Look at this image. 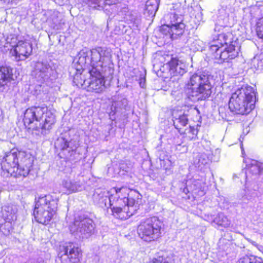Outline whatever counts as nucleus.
<instances>
[{
  "label": "nucleus",
  "instance_id": "obj_1",
  "mask_svg": "<svg viewBox=\"0 0 263 263\" xmlns=\"http://www.w3.org/2000/svg\"><path fill=\"white\" fill-rule=\"evenodd\" d=\"M115 193L105 196L96 192L93 195L94 200L99 203H104L107 198L113 215L117 218L126 219L135 214L141 202V195L136 190L126 187L115 188Z\"/></svg>",
  "mask_w": 263,
  "mask_h": 263
},
{
  "label": "nucleus",
  "instance_id": "obj_2",
  "mask_svg": "<svg viewBox=\"0 0 263 263\" xmlns=\"http://www.w3.org/2000/svg\"><path fill=\"white\" fill-rule=\"evenodd\" d=\"M231 31H222L213 35L210 42L208 54L212 60L219 63H228L238 57L239 48Z\"/></svg>",
  "mask_w": 263,
  "mask_h": 263
},
{
  "label": "nucleus",
  "instance_id": "obj_3",
  "mask_svg": "<svg viewBox=\"0 0 263 263\" xmlns=\"http://www.w3.org/2000/svg\"><path fill=\"white\" fill-rule=\"evenodd\" d=\"M33 159L23 153L9 152L1 162V175L7 178L27 177L32 167Z\"/></svg>",
  "mask_w": 263,
  "mask_h": 263
},
{
  "label": "nucleus",
  "instance_id": "obj_4",
  "mask_svg": "<svg viewBox=\"0 0 263 263\" xmlns=\"http://www.w3.org/2000/svg\"><path fill=\"white\" fill-rule=\"evenodd\" d=\"M23 121L29 129L37 131V135H45L55 122L53 114L46 107L34 106L26 110Z\"/></svg>",
  "mask_w": 263,
  "mask_h": 263
},
{
  "label": "nucleus",
  "instance_id": "obj_5",
  "mask_svg": "<svg viewBox=\"0 0 263 263\" xmlns=\"http://www.w3.org/2000/svg\"><path fill=\"white\" fill-rule=\"evenodd\" d=\"M212 85L206 74L194 73L184 88V93L188 98L200 96L209 98L212 93Z\"/></svg>",
  "mask_w": 263,
  "mask_h": 263
},
{
  "label": "nucleus",
  "instance_id": "obj_6",
  "mask_svg": "<svg viewBox=\"0 0 263 263\" xmlns=\"http://www.w3.org/2000/svg\"><path fill=\"white\" fill-rule=\"evenodd\" d=\"M59 199L51 195L40 197L33 211L34 218L39 223L47 224L55 214Z\"/></svg>",
  "mask_w": 263,
  "mask_h": 263
},
{
  "label": "nucleus",
  "instance_id": "obj_7",
  "mask_svg": "<svg viewBox=\"0 0 263 263\" xmlns=\"http://www.w3.org/2000/svg\"><path fill=\"white\" fill-rule=\"evenodd\" d=\"M73 131L69 130L64 133L57 139L54 143L55 148L60 150L65 158L71 161H77L80 159L79 154L77 149L79 146L78 137L70 138V135Z\"/></svg>",
  "mask_w": 263,
  "mask_h": 263
},
{
  "label": "nucleus",
  "instance_id": "obj_8",
  "mask_svg": "<svg viewBox=\"0 0 263 263\" xmlns=\"http://www.w3.org/2000/svg\"><path fill=\"white\" fill-rule=\"evenodd\" d=\"M96 224L87 215L80 214L76 216L69 226L71 233L77 239H88L95 233Z\"/></svg>",
  "mask_w": 263,
  "mask_h": 263
},
{
  "label": "nucleus",
  "instance_id": "obj_9",
  "mask_svg": "<svg viewBox=\"0 0 263 263\" xmlns=\"http://www.w3.org/2000/svg\"><path fill=\"white\" fill-rule=\"evenodd\" d=\"M163 226L157 217H149L141 221L138 227V234L145 241H155L161 237Z\"/></svg>",
  "mask_w": 263,
  "mask_h": 263
},
{
  "label": "nucleus",
  "instance_id": "obj_10",
  "mask_svg": "<svg viewBox=\"0 0 263 263\" xmlns=\"http://www.w3.org/2000/svg\"><path fill=\"white\" fill-rule=\"evenodd\" d=\"M11 42L7 41L11 47L8 49L10 54L16 62H21L28 59L32 53V44L27 40L17 41V36L11 35Z\"/></svg>",
  "mask_w": 263,
  "mask_h": 263
},
{
  "label": "nucleus",
  "instance_id": "obj_11",
  "mask_svg": "<svg viewBox=\"0 0 263 263\" xmlns=\"http://www.w3.org/2000/svg\"><path fill=\"white\" fill-rule=\"evenodd\" d=\"M256 100H229V109L230 112L227 113L221 112L219 110V114L223 119L227 121L233 120V117L235 115L248 114L251 111L255 106Z\"/></svg>",
  "mask_w": 263,
  "mask_h": 263
},
{
  "label": "nucleus",
  "instance_id": "obj_12",
  "mask_svg": "<svg viewBox=\"0 0 263 263\" xmlns=\"http://www.w3.org/2000/svg\"><path fill=\"white\" fill-rule=\"evenodd\" d=\"M61 263H77L81 257V250L72 243L63 247L59 254Z\"/></svg>",
  "mask_w": 263,
  "mask_h": 263
},
{
  "label": "nucleus",
  "instance_id": "obj_13",
  "mask_svg": "<svg viewBox=\"0 0 263 263\" xmlns=\"http://www.w3.org/2000/svg\"><path fill=\"white\" fill-rule=\"evenodd\" d=\"M90 82L88 86L89 91L96 93L102 92L105 88V78L96 67H92L89 71Z\"/></svg>",
  "mask_w": 263,
  "mask_h": 263
},
{
  "label": "nucleus",
  "instance_id": "obj_14",
  "mask_svg": "<svg viewBox=\"0 0 263 263\" xmlns=\"http://www.w3.org/2000/svg\"><path fill=\"white\" fill-rule=\"evenodd\" d=\"M185 25L184 24L177 25H162L159 29L160 32L165 36L171 39L180 36L184 32Z\"/></svg>",
  "mask_w": 263,
  "mask_h": 263
},
{
  "label": "nucleus",
  "instance_id": "obj_15",
  "mask_svg": "<svg viewBox=\"0 0 263 263\" xmlns=\"http://www.w3.org/2000/svg\"><path fill=\"white\" fill-rule=\"evenodd\" d=\"M14 80L13 68L7 65H0V88Z\"/></svg>",
  "mask_w": 263,
  "mask_h": 263
},
{
  "label": "nucleus",
  "instance_id": "obj_16",
  "mask_svg": "<svg viewBox=\"0 0 263 263\" xmlns=\"http://www.w3.org/2000/svg\"><path fill=\"white\" fill-rule=\"evenodd\" d=\"M173 9L175 12L168 15L170 20L168 25L184 24L183 23V17L181 14L182 11L184 9V5L181 3L173 4Z\"/></svg>",
  "mask_w": 263,
  "mask_h": 263
},
{
  "label": "nucleus",
  "instance_id": "obj_17",
  "mask_svg": "<svg viewBox=\"0 0 263 263\" xmlns=\"http://www.w3.org/2000/svg\"><path fill=\"white\" fill-rule=\"evenodd\" d=\"M172 115L174 125L179 132L189 122L187 115L182 112V111L174 109L172 111Z\"/></svg>",
  "mask_w": 263,
  "mask_h": 263
},
{
  "label": "nucleus",
  "instance_id": "obj_18",
  "mask_svg": "<svg viewBox=\"0 0 263 263\" xmlns=\"http://www.w3.org/2000/svg\"><path fill=\"white\" fill-rule=\"evenodd\" d=\"M257 92L251 86H246L245 88L237 89L230 99H256Z\"/></svg>",
  "mask_w": 263,
  "mask_h": 263
},
{
  "label": "nucleus",
  "instance_id": "obj_19",
  "mask_svg": "<svg viewBox=\"0 0 263 263\" xmlns=\"http://www.w3.org/2000/svg\"><path fill=\"white\" fill-rule=\"evenodd\" d=\"M17 208L12 205H4L2 208V214L5 221H11L16 219Z\"/></svg>",
  "mask_w": 263,
  "mask_h": 263
},
{
  "label": "nucleus",
  "instance_id": "obj_20",
  "mask_svg": "<svg viewBox=\"0 0 263 263\" xmlns=\"http://www.w3.org/2000/svg\"><path fill=\"white\" fill-rule=\"evenodd\" d=\"M63 185L67 191L75 192L81 191L82 189V184L79 181L66 180L63 181Z\"/></svg>",
  "mask_w": 263,
  "mask_h": 263
},
{
  "label": "nucleus",
  "instance_id": "obj_21",
  "mask_svg": "<svg viewBox=\"0 0 263 263\" xmlns=\"http://www.w3.org/2000/svg\"><path fill=\"white\" fill-rule=\"evenodd\" d=\"M179 60L178 58L173 57L171 55L170 60L167 62V69L169 72L173 76H177L180 73V71H177V68L179 66Z\"/></svg>",
  "mask_w": 263,
  "mask_h": 263
},
{
  "label": "nucleus",
  "instance_id": "obj_22",
  "mask_svg": "<svg viewBox=\"0 0 263 263\" xmlns=\"http://www.w3.org/2000/svg\"><path fill=\"white\" fill-rule=\"evenodd\" d=\"M247 170V173L252 174L254 175H258L261 173L263 170V167H262V165L260 163L256 160H253L251 161V163L249 164Z\"/></svg>",
  "mask_w": 263,
  "mask_h": 263
},
{
  "label": "nucleus",
  "instance_id": "obj_23",
  "mask_svg": "<svg viewBox=\"0 0 263 263\" xmlns=\"http://www.w3.org/2000/svg\"><path fill=\"white\" fill-rule=\"evenodd\" d=\"M158 9V4L156 0H147L146 2L145 13L149 16H154Z\"/></svg>",
  "mask_w": 263,
  "mask_h": 263
},
{
  "label": "nucleus",
  "instance_id": "obj_24",
  "mask_svg": "<svg viewBox=\"0 0 263 263\" xmlns=\"http://www.w3.org/2000/svg\"><path fill=\"white\" fill-rule=\"evenodd\" d=\"M171 257L165 252H158L149 263H170Z\"/></svg>",
  "mask_w": 263,
  "mask_h": 263
},
{
  "label": "nucleus",
  "instance_id": "obj_25",
  "mask_svg": "<svg viewBox=\"0 0 263 263\" xmlns=\"http://www.w3.org/2000/svg\"><path fill=\"white\" fill-rule=\"evenodd\" d=\"M186 185L189 186L190 190L193 192L197 190L203 192L202 188L203 182L199 179H192L187 180Z\"/></svg>",
  "mask_w": 263,
  "mask_h": 263
},
{
  "label": "nucleus",
  "instance_id": "obj_26",
  "mask_svg": "<svg viewBox=\"0 0 263 263\" xmlns=\"http://www.w3.org/2000/svg\"><path fill=\"white\" fill-rule=\"evenodd\" d=\"M171 55L165 52H160L156 54L155 60L157 64H159L160 66L164 67L167 65V62L170 61Z\"/></svg>",
  "mask_w": 263,
  "mask_h": 263
},
{
  "label": "nucleus",
  "instance_id": "obj_27",
  "mask_svg": "<svg viewBox=\"0 0 263 263\" xmlns=\"http://www.w3.org/2000/svg\"><path fill=\"white\" fill-rule=\"evenodd\" d=\"M213 221L218 225L228 227L230 226L231 222L223 213H219L213 219Z\"/></svg>",
  "mask_w": 263,
  "mask_h": 263
},
{
  "label": "nucleus",
  "instance_id": "obj_28",
  "mask_svg": "<svg viewBox=\"0 0 263 263\" xmlns=\"http://www.w3.org/2000/svg\"><path fill=\"white\" fill-rule=\"evenodd\" d=\"M236 263H263V260L256 256L246 255L241 257Z\"/></svg>",
  "mask_w": 263,
  "mask_h": 263
},
{
  "label": "nucleus",
  "instance_id": "obj_29",
  "mask_svg": "<svg viewBox=\"0 0 263 263\" xmlns=\"http://www.w3.org/2000/svg\"><path fill=\"white\" fill-rule=\"evenodd\" d=\"M209 161V157L204 153L199 154L195 159L194 163L198 167L204 165Z\"/></svg>",
  "mask_w": 263,
  "mask_h": 263
},
{
  "label": "nucleus",
  "instance_id": "obj_30",
  "mask_svg": "<svg viewBox=\"0 0 263 263\" xmlns=\"http://www.w3.org/2000/svg\"><path fill=\"white\" fill-rule=\"evenodd\" d=\"M255 31L257 37L263 41V16L257 20L255 25Z\"/></svg>",
  "mask_w": 263,
  "mask_h": 263
},
{
  "label": "nucleus",
  "instance_id": "obj_31",
  "mask_svg": "<svg viewBox=\"0 0 263 263\" xmlns=\"http://www.w3.org/2000/svg\"><path fill=\"white\" fill-rule=\"evenodd\" d=\"M11 229V221H5L4 223L2 224H0V231L5 235L9 234Z\"/></svg>",
  "mask_w": 263,
  "mask_h": 263
},
{
  "label": "nucleus",
  "instance_id": "obj_32",
  "mask_svg": "<svg viewBox=\"0 0 263 263\" xmlns=\"http://www.w3.org/2000/svg\"><path fill=\"white\" fill-rule=\"evenodd\" d=\"M198 133V129L197 127L194 126H190V129L188 132V135L186 138L190 140H196L197 139V134Z\"/></svg>",
  "mask_w": 263,
  "mask_h": 263
},
{
  "label": "nucleus",
  "instance_id": "obj_33",
  "mask_svg": "<svg viewBox=\"0 0 263 263\" xmlns=\"http://www.w3.org/2000/svg\"><path fill=\"white\" fill-rule=\"evenodd\" d=\"M176 149L183 153L187 152V147L184 144H179L176 145Z\"/></svg>",
  "mask_w": 263,
  "mask_h": 263
},
{
  "label": "nucleus",
  "instance_id": "obj_34",
  "mask_svg": "<svg viewBox=\"0 0 263 263\" xmlns=\"http://www.w3.org/2000/svg\"><path fill=\"white\" fill-rule=\"evenodd\" d=\"M139 83L141 87H144L145 84V78L144 77H140L139 79Z\"/></svg>",
  "mask_w": 263,
  "mask_h": 263
},
{
  "label": "nucleus",
  "instance_id": "obj_35",
  "mask_svg": "<svg viewBox=\"0 0 263 263\" xmlns=\"http://www.w3.org/2000/svg\"><path fill=\"white\" fill-rule=\"evenodd\" d=\"M108 5H112L117 3L118 0H105Z\"/></svg>",
  "mask_w": 263,
  "mask_h": 263
},
{
  "label": "nucleus",
  "instance_id": "obj_36",
  "mask_svg": "<svg viewBox=\"0 0 263 263\" xmlns=\"http://www.w3.org/2000/svg\"><path fill=\"white\" fill-rule=\"evenodd\" d=\"M255 247L258 249V250L263 253V246L262 245L259 244H256Z\"/></svg>",
  "mask_w": 263,
  "mask_h": 263
},
{
  "label": "nucleus",
  "instance_id": "obj_37",
  "mask_svg": "<svg viewBox=\"0 0 263 263\" xmlns=\"http://www.w3.org/2000/svg\"><path fill=\"white\" fill-rule=\"evenodd\" d=\"M190 190L189 186H187L186 185V187L184 188L183 192L184 193L187 194V193H189L190 192Z\"/></svg>",
  "mask_w": 263,
  "mask_h": 263
},
{
  "label": "nucleus",
  "instance_id": "obj_38",
  "mask_svg": "<svg viewBox=\"0 0 263 263\" xmlns=\"http://www.w3.org/2000/svg\"><path fill=\"white\" fill-rule=\"evenodd\" d=\"M31 263H44V260L42 259H40L37 261L34 260L33 261H31Z\"/></svg>",
  "mask_w": 263,
  "mask_h": 263
},
{
  "label": "nucleus",
  "instance_id": "obj_39",
  "mask_svg": "<svg viewBox=\"0 0 263 263\" xmlns=\"http://www.w3.org/2000/svg\"><path fill=\"white\" fill-rule=\"evenodd\" d=\"M252 244L253 246H255V245H256V244H257V243L256 242H255V241H253V242H252Z\"/></svg>",
  "mask_w": 263,
  "mask_h": 263
}]
</instances>
